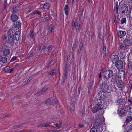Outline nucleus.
I'll return each instance as SVG.
<instances>
[{
    "label": "nucleus",
    "mask_w": 132,
    "mask_h": 132,
    "mask_svg": "<svg viewBox=\"0 0 132 132\" xmlns=\"http://www.w3.org/2000/svg\"><path fill=\"white\" fill-rule=\"evenodd\" d=\"M125 72L123 70H121L118 72L117 75L116 76V85L119 88H122L124 85L123 82L121 80V76L124 77L125 75Z\"/></svg>",
    "instance_id": "nucleus-1"
},
{
    "label": "nucleus",
    "mask_w": 132,
    "mask_h": 132,
    "mask_svg": "<svg viewBox=\"0 0 132 132\" xmlns=\"http://www.w3.org/2000/svg\"><path fill=\"white\" fill-rule=\"evenodd\" d=\"M71 61L70 56H68L67 62L66 63L65 69L63 76L62 79L61 80V84L63 85L65 81V79L67 78V73L70 68Z\"/></svg>",
    "instance_id": "nucleus-2"
},
{
    "label": "nucleus",
    "mask_w": 132,
    "mask_h": 132,
    "mask_svg": "<svg viewBox=\"0 0 132 132\" xmlns=\"http://www.w3.org/2000/svg\"><path fill=\"white\" fill-rule=\"evenodd\" d=\"M12 29L11 28L9 30L7 33L4 35V38L7 43L13 45L15 40H14L13 37H12Z\"/></svg>",
    "instance_id": "nucleus-3"
},
{
    "label": "nucleus",
    "mask_w": 132,
    "mask_h": 132,
    "mask_svg": "<svg viewBox=\"0 0 132 132\" xmlns=\"http://www.w3.org/2000/svg\"><path fill=\"white\" fill-rule=\"evenodd\" d=\"M98 98H97L95 100L96 104L98 106H101L103 104V99L104 98L105 96L104 95V93H100L98 95Z\"/></svg>",
    "instance_id": "nucleus-4"
},
{
    "label": "nucleus",
    "mask_w": 132,
    "mask_h": 132,
    "mask_svg": "<svg viewBox=\"0 0 132 132\" xmlns=\"http://www.w3.org/2000/svg\"><path fill=\"white\" fill-rule=\"evenodd\" d=\"M109 88V86L107 85L106 83L103 82L101 84L100 86V90L102 91V92L101 93H104V95L105 96V92L107 91L108 90Z\"/></svg>",
    "instance_id": "nucleus-5"
},
{
    "label": "nucleus",
    "mask_w": 132,
    "mask_h": 132,
    "mask_svg": "<svg viewBox=\"0 0 132 132\" xmlns=\"http://www.w3.org/2000/svg\"><path fill=\"white\" fill-rule=\"evenodd\" d=\"M120 12L122 13H126L128 10V7L127 5L125 4L121 5L119 8Z\"/></svg>",
    "instance_id": "nucleus-6"
},
{
    "label": "nucleus",
    "mask_w": 132,
    "mask_h": 132,
    "mask_svg": "<svg viewBox=\"0 0 132 132\" xmlns=\"http://www.w3.org/2000/svg\"><path fill=\"white\" fill-rule=\"evenodd\" d=\"M113 75L112 71L109 70H106L103 73V76L106 78H109L111 77Z\"/></svg>",
    "instance_id": "nucleus-7"
},
{
    "label": "nucleus",
    "mask_w": 132,
    "mask_h": 132,
    "mask_svg": "<svg viewBox=\"0 0 132 132\" xmlns=\"http://www.w3.org/2000/svg\"><path fill=\"white\" fill-rule=\"evenodd\" d=\"M116 67L119 69H123V63L121 60H119L115 64Z\"/></svg>",
    "instance_id": "nucleus-8"
},
{
    "label": "nucleus",
    "mask_w": 132,
    "mask_h": 132,
    "mask_svg": "<svg viewBox=\"0 0 132 132\" xmlns=\"http://www.w3.org/2000/svg\"><path fill=\"white\" fill-rule=\"evenodd\" d=\"M72 25L73 26H75V28L77 31H78L79 30L80 28V25L79 24L77 20L76 22L74 21H72Z\"/></svg>",
    "instance_id": "nucleus-9"
},
{
    "label": "nucleus",
    "mask_w": 132,
    "mask_h": 132,
    "mask_svg": "<svg viewBox=\"0 0 132 132\" xmlns=\"http://www.w3.org/2000/svg\"><path fill=\"white\" fill-rule=\"evenodd\" d=\"M21 32L19 31H16L13 35L14 40L18 41L20 39Z\"/></svg>",
    "instance_id": "nucleus-10"
},
{
    "label": "nucleus",
    "mask_w": 132,
    "mask_h": 132,
    "mask_svg": "<svg viewBox=\"0 0 132 132\" xmlns=\"http://www.w3.org/2000/svg\"><path fill=\"white\" fill-rule=\"evenodd\" d=\"M119 59L118 56L117 55H113L111 56V61L113 63H115V64L119 61Z\"/></svg>",
    "instance_id": "nucleus-11"
},
{
    "label": "nucleus",
    "mask_w": 132,
    "mask_h": 132,
    "mask_svg": "<svg viewBox=\"0 0 132 132\" xmlns=\"http://www.w3.org/2000/svg\"><path fill=\"white\" fill-rule=\"evenodd\" d=\"M126 111L123 109H121L119 108L118 109L117 111L118 113L120 115H123L125 114Z\"/></svg>",
    "instance_id": "nucleus-12"
},
{
    "label": "nucleus",
    "mask_w": 132,
    "mask_h": 132,
    "mask_svg": "<svg viewBox=\"0 0 132 132\" xmlns=\"http://www.w3.org/2000/svg\"><path fill=\"white\" fill-rule=\"evenodd\" d=\"M117 102L119 104L123 105L125 104V100L123 98L118 99L117 100Z\"/></svg>",
    "instance_id": "nucleus-13"
},
{
    "label": "nucleus",
    "mask_w": 132,
    "mask_h": 132,
    "mask_svg": "<svg viewBox=\"0 0 132 132\" xmlns=\"http://www.w3.org/2000/svg\"><path fill=\"white\" fill-rule=\"evenodd\" d=\"M118 36L121 38H122L126 35V32L125 31H118Z\"/></svg>",
    "instance_id": "nucleus-14"
},
{
    "label": "nucleus",
    "mask_w": 132,
    "mask_h": 132,
    "mask_svg": "<svg viewBox=\"0 0 132 132\" xmlns=\"http://www.w3.org/2000/svg\"><path fill=\"white\" fill-rule=\"evenodd\" d=\"M10 53V50L9 49H5L3 51V55L5 56L8 55Z\"/></svg>",
    "instance_id": "nucleus-15"
},
{
    "label": "nucleus",
    "mask_w": 132,
    "mask_h": 132,
    "mask_svg": "<svg viewBox=\"0 0 132 132\" xmlns=\"http://www.w3.org/2000/svg\"><path fill=\"white\" fill-rule=\"evenodd\" d=\"M124 43L126 46H129L131 45L132 43L129 39H126L124 41Z\"/></svg>",
    "instance_id": "nucleus-16"
},
{
    "label": "nucleus",
    "mask_w": 132,
    "mask_h": 132,
    "mask_svg": "<svg viewBox=\"0 0 132 132\" xmlns=\"http://www.w3.org/2000/svg\"><path fill=\"white\" fill-rule=\"evenodd\" d=\"M11 18L13 21H16L18 19V17L16 15L13 14L11 15Z\"/></svg>",
    "instance_id": "nucleus-17"
},
{
    "label": "nucleus",
    "mask_w": 132,
    "mask_h": 132,
    "mask_svg": "<svg viewBox=\"0 0 132 132\" xmlns=\"http://www.w3.org/2000/svg\"><path fill=\"white\" fill-rule=\"evenodd\" d=\"M102 108L100 107H97L96 106L95 108H92V111L93 113H95L99 109H100L101 108H102Z\"/></svg>",
    "instance_id": "nucleus-18"
},
{
    "label": "nucleus",
    "mask_w": 132,
    "mask_h": 132,
    "mask_svg": "<svg viewBox=\"0 0 132 132\" xmlns=\"http://www.w3.org/2000/svg\"><path fill=\"white\" fill-rule=\"evenodd\" d=\"M127 110L129 113H132V103L128 105L127 107Z\"/></svg>",
    "instance_id": "nucleus-19"
},
{
    "label": "nucleus",
    "mask_w": 132,
    "mask_h": 132,
    "mask_svg": "<svg viewBox=\"0 0 132 132\" xmlns=\"http://www.w3.org/2000/svg\"><path fill=\"white\" fill-rule=\"evenodd\" d=\"M54 28V26L53 25H51L50 26L48 29V33L51 34L53 29Z\"/></svg>",
    "instance_id": "nucleus-20"
},
{
    "label": "nucleus",
    "mask_w": 132,
    "mask_h": 132,
    "mask_svg": "<svg viewBox=\"0 0 132 132\" xmlns=\"http://www.w3.org/2000/svg\"><path fill=\"white\" fill-rule=\"evenodd\" d=\"M132 120V117L129 116L127 117L125 121V123L127 124L130 122Z\"/></svg>",
    "instance_id": "nucleus-21"
},
{
    "label": "nucleus",
    "mask_w": 132,
    "mask_h": 132,
    "mask_svg": "<svg viewBox=\"0 0 132 132\" xmlns=\"http://www.w3.org/2000/svg\"><path fill=\"white\" fill-rule=\"evenodd\" d=\"M50 5L48 3H46L41 5L40 6H43L44 8L47 9L49 7Z\"/></svg>",
    "instance_id": "nucleus-22"
},
{
    "label": "nucleus",
    "mask_w": 132,
    "mask_h": 132,
    "mask_svg": "<svg viewBox=\"0 0 132 132\" xmlns=\"http://www.w3.org/2000/svg\"><path fill=\"white\" fill-rule=\"evenodd\" d=\"M7 61V59L5 57H3L1 59L0 61L3 63H6Z\"/></svg>",
    "instance_id": "nucleus-23"
},
{
    "label": "nucleus",
    "mask_w": 132,
    "mask_h": 132,
    "mask_svg": "<svg viewBox=\"0 0 132 132\" xmlns=\"http://www.w3.org/2000/svg\"><path fill=\"white\" fill-rule=\"evenodd\" d=\"M68 5L66 4L65 5L64 8V10L65 14L67 15H68Z\"/></svg>",
    "instance_id": "nucleus-24"
},
{
    "label": "nucleus",
    "mask_w": 132,
    "mask_h": 132,
    "mask_svg": "<svg viewBox=\"0 0 132 132\" xmlns=\"http://www.w3.org/2000/svg\"><path fill=\"white\" fill-rule=\"evenodd\" d=\"M101 123L102 122L101 120H99L98 119H97L96 121L95 124L98 126H99L101 125Z\"/></svg>",
    "instance_id": "nucleus-25"
},
{
    "label": "nucleus",
    "mask_w": 132,
    "mask_h": 132,
    "mask_svg": "<svg viewBox=\"0 0 132 132\" xmlns=\"http://www.w3.org/2000/svg\"><path fill=\"white\" fill-rule=\"evenodd\" d=\"M48 89V88L46 87H44L41 90V91L39 92V94H41L42 93L45 92Z\"/></svg>",
    "instance_id": "nucleus-26"
},
{
    "label": "nucleus",
    "mask_w": 132,
    "mask_h": 132,
    "mask_svg": "<svg viewBox=\"0 0 132 132\" xmlns=\"http://www.w3.org/2000/svg\"><path fill=\"white\" fill-rule=\"evenodd\" d=\"M21 26V24L19 22H16V26L15 27L17 28H19Z\"/></svg>",
    "instance_id": "nucleus-27"
},
{
    "label": "nucleus",
    "mask_w": 132,
    "mask_h": 132,
    "mask_svg": "<svg viewBox=\"0 0 132 132\" xmlns=\"http://www.w3.org/2000/svg\"><path fill=\"white\" fill-rule=\"evenodd\" d=\"M103 52L104 54V56H105L106 54V49L105 46H103Z\"/></svg>",
    "instance_id": "nucleus-28"
},
{
    "label": "nucleus",
    "mask_w": 132,
    "mask_h": 132,
    "mask_svg": "<svg viewBox=\"0 0 132 132\" xmlns=\"http://www.w3.org/2000/svg\"><path fill=\"white\" fill-rule=\"evenodd\" d=\"M93 86V82H92L90 83L88 87V90L89 91L91 90L92 89Z\"/></svg>",
    "instance_id": "nucleus-29"
},
{
    "label": "nucleus",
    "mask_w": 132,
    "mask_h": 132,
    "mask_svg": "<svg viewBox=\"0 0 132 132\" xmlns=\"http://www.w3.org/2000/svg\"><path fill=\"white\" fill-rule=\"evenodd\" d=\"M56 68H54V69L53 70L51 71L50 74L51 75H54L56 73Z\"/></svg>",
    "instance_id": "nucleus-30"
},
{
    "label": "nucleus",
    "mask_w": 132,
    "mask_h": 132,
    "mask_svg": "<svg viewBox=\"0 0 132 132\" xmlns=\"http://www.w3.org/2000/svg\"><path fill=\"white\" fill-rule=\"evenodd\" d=\"M62 123L60 122L58 123H57L55 124L56 126L58 128H61L62 126Z\"/></svg>",
    "instance_id": "nucleus-31"
},
{
    "label": "nucleus",
    "mask_w": 132,
    "mask_h": 132,
    "mask_svg": "<svg viewBox=\"0 0 132 132\" xmlns=\"http://www.w3.org/2000/svg\"><path fill=\"white\" fill-rule=\"evenodd\" d=\"M114 10L116 13H118V4L117 3L116 4V5L114 7Z\"/></svg>",
    "instance_id": "nucleus-32"
},
{
    "label": "nucleus",
    "mask_w": 132,
    "mask_h": 132,
    "mask_svg": "<svg viewBox=\"0 0 132 132\" xmlns=\"http://www.w3.org/2000/svg\"><path fill=\"white\" fill-rule=\"evenodd\" d=\"M83 47V44L82 43H81L80 44V46L79 49V52H81V50L82 49Z\"/></svg>",
    "instance_id": "nucleus-33"
},
{
    "label": "nucleus",
    "mask_w": 132,
    "mask_h": 132,
    "mask_svg": "<svg viewBox=\"0 0 132 132\" xmlns=\"http://www.w3.org/2000/svg\"><path fill=\"white\" fill-rule=\"evenodd\" d=\"M126 18H123L121 21V23L122 24H123L126 23Z\"/></svg>",
    "instance_id": "nucleus-34"
},
{
    "label": "nucleus",
    "mask_w": 132,
    "mask_h": 132,
    "mask_svg": "<svg viewBox=\"0 0 132 132\" xmlns=\"http://www.w3.org/2000/svg\"><path fill=\"white\" fill-rule=\"evenodd\" d=\"M128 67L130 69L132 70V62L129 63L128 65Z\"/></svg>",
    "instance_id": "nucleus-35"
},
{
    "label": "nucleus",
    "mask_w": 132,
    "mask_h": 132,
    "mask_svg": "<svg viewBox=\"0 0 132 132\" xmlns=\"http://www.w3.org/2000/svg\"><path fill=\"white\" fill-rule=\"evenodd\" d=\"M97 129L95 128H92L91 129L90 132H97Z\"/></svg>",
    "instance_id": "nucleus-36"
},
{
    "label": "nucleus",
    "mask_w": 132,
    "mask_h": 132,
    "mask_svg": "<svg viewBox=\"0 0 132 132\" xmlns=\"http://www.w3.org/2000/svg\"><path fill=\"white\" fill-rule=\"evenodd\" d=\"M44 19L46 20H48L50 19V18L48 16L46 15L44 16Z\"/></svg>",
    "instance_id": "nucleus-37"
},
{
    "label": "nucleus",
    "mask_w": 132,
    "mask_h": 132,
    "mask_svg": "<svg viewBox=\"0 0 132 132\" xmlns=\"http://www.w3.org/2000/svg\"><path fill=\"white\" fill-rule=\"evenodd\" d=\"M10 69V68H9V67L8 66H6L5 68L4 69V70L6 71H8Z\"/></svg>",
    "instance_id": "nucleus-38"
},
{
    "label": "nucleus",
    "mask_w": 132,
    "mask_h": 132,
    "mask_svg": "<svg viewBox=\"0 0 132 132\" xmlns=\"http://www.w3.org/2000/svg\"><path fill=\"white\" fill-rule=\"evenodd\" d=\"M82 114L83 115L85 114V107H83V108Z\"/></svg>",
    "instance_id": "nucleus-39"
},
{
    "label": "nucleus",
    "mask_w": 132,
    "mask_h": 132,
    "mask_svg": "<svg viewBox=\"0 0 132 132\" xmlns=\"http://www.w3.org/2000/svg\"><path fill=\"white\" fill-rule=\"evenodd\" d=\"M34 14H40L41 13V12L39 11L36 10L34 11Z\"/></svg>",
    "instance_id": "nucleus-40"
},
{
    "label": "nucleus",
    "mask_w": 132,
    "mask_h": 132,
    "mask_svg": "<svg viewBox=\"0 0 132 132\" xmlns=\"http://www.w3.org/2000/svg\"><path fill=\"white\" fill-rule=\"evenodd\" d=\"M57 100L56 99L55 100H54V101H53V102H51V104H55L56 103Z\"/></svg>",
    "instance_id": "nucleus-41"
},
{
    "label": "nucleus",
    "mask_w": 132,
    "mask_h": 132,
    "mask_svg": "<svg viewBox=\"0 0 132 132\" xmlns=\"http://www.w3.org/2000/svg\"><path fill=\"white\" fill-rule=\"evenodd\" d=\"M30 36L32 37H33L34 36V34L32 31H30Z\"/></svg>",
    "instance_id": "nucleus-42"
},
{
    "label": "nucleus",
    "mask_w": 132,
    "mask_h": 132,
    "mask_svg": "<svg viewBox=\"0 0 132 132\" xmlns=\"http://www.w3.org/2000/svg\"><path fill=\"white\" fill-rule=\"evenodd\" d=\"M16 58V57L15 56L13 57L11 60V61L12 62L14 61Z\"/></svg>",
    "instance_id": "nucleus-43"
},
{
    "label": "nucleus",
    "mask_w": 132,
    "mask_h": 132,
    "mask_svg": "<svg viewBox=\"0 0 132 132\" xmlns=\"http://www.w3.org/2000/svg\"><path fill=\"white\" fill-rule=\"evenodd\" d=\"M53 60H51L50 61L48 62V64L47 65V66L48 67H49L50 65V64H51V63L52 62Z\"/></svg>",
    "instance_id": "nucleus-44"
},
{
    "label": "nucleus",
    "mask_w": 132,
    "mask_h": 132,
    "mask_svg": "<svg viewBox=\"0 0 132 132\" xmlns=\"http://www.w3.org/2000/svg\"><path fill=\"white\" fill-rule=\"evenodd\" d=\"M29 57H31L32 56L33 54L31 52H29Z\"/></svg>",
    "instance_id": "nucleus-45"
},
{
    "label": "nucleus",
    "mask_w": 132,
    "mask_h": 132,
    "mask_svg": "<svg viewBox=\"0 0 132 132\" xmlns=\"http://www.w3.org/2000/svg\"><path fill=\"white\" fill-rule=\"evenodd\" d=\"M75 102H74L73 103V104L72 105V107L71 108L72 109H73L75 107Z\"/></svg>",
    "instance_id": "nucleus-46"
},
{
    "label": "nucleus",
    "mask_w": 132,
    "mask_h": 132,
    "mask_svg": "<svg viewBox=\"0 0 132 132\" xmlns=\"http://www.w3.org/2000/svg\"><path fill=\"white\" fill-rule=\"evenodd\" d=\"M79 126L80 128H81L84 127V125L82 124H79Z\"/></svg>",
    "instance_id": "nucleus-47"
},
{
    "label": "nucleus",
    "mask_w": 132,
    "mask_h": 132,
    "mask_svg": "<svg viewBox=\"0 0 132 132\" xmlns=\"http://www.w3.org/2000/svg\"><path fill=\"white\" fill-rule=\"evenodd\" d=\"M51 47L52 46L51 45H50L49 47H48L47 48V51H49L50 49V48H51Z\"/></svg>",
    "instance_id": "nucleus-48"
},
{
    "label": "nucleus",
    "mask_w": 132,
    "mask_h": 132,
    "mask_svg": "<svg viewBox=\"0 0 132 132\" xmlns=\"http://www.w3.org/2000/svg\"><path fill=\"white\" fill-rule=\"evenodd\" d=\"M52 132H60V131L59 130H53Z\"/></svg>",
    "instance_id": "nucleus-49"
},
{
    "label": "nucleus",
    "mask_w": 132,
    "mask_h": 132,
    "mask_svg": "<svg viewBox=\"0 0 132 132\" xmlns=\"http://www.w3.org/2000/svg\"><path fill=\"white\" fill-rule=\"evenodd\" d=\"M114 20H117V19L116 17V16L115 15L114 17Z\"/></svg>",
    "instance_id": "nucleus-50"
},
{
    "label": "nucleus",
    "mask_w": 132,
    "mask_h": 132,
    "mask_svg": "<svg viewBox=\"0 0 132 132\" xmlns=\"http://www.w3.org/2000/svg\"><path fill=\"white\" fill-rule=\"evenodd\" d=\"M128 101L131 103L130 104H132V101L128 99Z\"/></svg>",
    "instance_id": "nucleus-51"
},
{
    "label": "nucleus",
    "mask_w": 132,
    "mask_h": 132,
    "mask_svg": "<svg viewBox=\"0 0 132 132\" xmlns=\"http://www.w3.org/2000/svg\"><path fill=\"white\" fill-rule=\"evenodd\" d=\"M16 12V10L15 9L13 10L12 11L13 13H15Z\"/></svg>",
    "instance_id": "nucleus-52"
},
{
    "label": "nucleus",
    "mask_w": 132,
    "mask_h": 132,
    "mask_svg": "<svg viewBox=\"0 0 132 132\" xmlns=\"http://www.w3.org/2000/svg\"><path fill=\"white\" fill-rule=\"evenodd\" d=\"M130 128L131 130H132V124L130 126Z\"/></svg>",
    "instance_id": "nucleus-53"
},
{
    "label": "nucleus",
    "mask_w": 132,
    "mask_h": 132,
    "mask_svg": "<svg viewBox=\"0 0 132 132\" xmlns=\"http://www.w3.org/2000/svg\"><path fill=\"white\" fill-rule=\"evenodd\" d=\"M46 47L45 46H43V47H42V50H43Z\"/></svg>",
    "instance_id": "nucleus-54"
},
{
    "label": "nucleus",
    "mask_w": 132,
    "mask_h": 132,
    "mask_svg": "<svg viewBox=\"0 0 132 132\" xmlns=\"http://www.w3.org/2000/svg\"><path fill=\"white\" fill-rule=\"evenodd\" d=\"M13 70V69H11V70H10L9 71L10 72V73Z\"/></svg>",
    "instance_id": "nucleus-55"
},
{
    "label": "nucleus",
    "mask_w": 132,
    "mask_h": 132,
    "mask_svg": "<svg viewBox=\"0 0 132 132\" xmlns=\"http://www.w3.org/2000/svg\"><path fill=\"white\" fill-rule=\"evenodd\" d=\"M32 11V10H31V9L29 10L28 11V12L29 13V12H30L31 11Z\"/></svg>",
    "instance_id": "nucleus-56"
},
{
    "label": "nucleus",
    "mask_w": 132,
    "mask_h": 132,
    "mask_svg": "<svg viewBox=\"0 0 132 132\" xmlns=\"http://www.w3.org/2000/svg\"><path fill=\"white\" fill-rule=\"evenodd\" d=\"M101 77V73H100L99 75V78H100Z\"/></svg>",
    "instance_id": "nucleus-57"
},
{
    "label": "nucleus",
    "mask_w": 132,
    "mask_h": 132,
    "mask_svg": "<svg viewBox=\"0 0 132 132\" xmlns=\"http://www.w3.org/2000/svg\"><path fill=\"white\" fill-rule=\"evenodd\" d=\"M22 4H23V3L21 2V3H20V5H22Z\"/></svg>",
    "instance_id": "nucleus-58"
},
{
    "label": "nucleus",
    "mask_w": 132,
    "mask_h": 132,
    "mask_svg": "<svg viewBox=\"0 0 132 132\" xmlns=\"http://www.w3.org/2000/svg\"><path fill=\"white\" fill-rule=\"evenodd\" d=\"M41 47H38V50H40L41 48Z\"/></svg>",
    "instance_id": "nucleus-59"
},
{
    "label": "nucleus",
    "mask_w": 132,
    "mask_h": 132,
    "mask_svg": "<svg viewBox=\"0 0 132 132\" xmlns=\"http://www.w3.org/2000/svg\"><path fill=\"white\" fill-rule=\"evenodd\" d=\"M114 22L115 23H116L117 22V20H114Z\"/></svg>",
    "instance_id": "nucleus-60"
},
{
    "label": "nucleus",
    "mask_w": 132,
    "mask_h": 132,
    "mask_svg": "<svg viewBox=\"0 0 132 132\" xmlns=\"http://www.w3.org/2000/svg\"><path fill=\"white\" fill-rule=\"evenodd\" d=\"M74 0H72V4H73V2H74Z\"/></svg>",
    "instance_id": "nucleus-61"
},
{
    "label": "nucleus",
    "mask_w": 132,
    "mask_h": 132,
    "mask_svg": "<svg viewBox=\"0 0 132 132\" xmlns=\"http://www.w3.org/2000/svg\"><path fill=\"white\" fill-rule=\"evenodd\" d=\"M77 2H78L79 1V0H76Z\"/></svg>",
    "instance_id": "nucleus-62"
},
{
    "label": "nucleus",
    "mask_w": 132,
    "mask_h": 132,
    "mask_svg": "<svg viewBox=\"0 0 132 132\" xmlns=\"http://www.w3.org/2000/svg\"><path fill=\"white\" fill-rule=\"evenodd\" d=\"M68 1H68V0H67V3H69V2H68Z\"/></svg>",
    "instance_id": "nucleus-63"
},
{
    "label": "nucleus",
    "mask_w": 132,
    "mask_h": 132,
    "mask_svg": "<svg viewBox=\"0 0 132 132\" xmlns=\"http://www.w3.org/2000/svg\"><path fill=\"white\" fill-rule=\"evenodd\" d=\"M68 130L67 131H65V132H67L68 131Z\"/></svg>",
    "instance_id": "nucleus-64"
}]
</instances>
